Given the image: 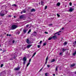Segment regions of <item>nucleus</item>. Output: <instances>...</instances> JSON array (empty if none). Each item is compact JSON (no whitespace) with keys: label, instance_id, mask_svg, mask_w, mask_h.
Segmentation results:
<instances>
[{"label":"nucleus","instance_id":"obj_49","mask_svg":"<svg viewBox=\"0 0 76 76\" xmlns=\"http://www.w3.org/2000/svg\"><path fill=\"white\" fill-rule=\"evenodd\" d=\"M47 61H46V62L45 63V64H47Z\"/></svg>","mask_w":76,"mask_h":76},{"label":"nucleus","instance_id":"obj_35","mask_svg":"<svg viewBox=\"0 0 76 76\" xmlns=\"http://www.w3.org/2000/svg\"><path fill=\"white\" fill-rule=\"evenodd\" d=\"M67 44V42H64V45H66V44Z\"/></svg>","mask_w":76,"mask_h":76},{"label":"nucleus","instance_id":"obj_63","mask_svg":"<svg viewBox=\"0 0 76 76\" xmlns=\"http://www.w3.org/2000/svg\"><path fill=\"white\" fill-rule=\"evenodd\" d=\"M12 60V59H11V60Z\"/></svg>","mask_w":76,"mask_h":76},{"label":"nucleus","instance_id":"obj_48","mask_svg":"<svg viewBox=\"0 0 76 76\" xmlns=\"http://www.w3.org/2000/svg\"><path fill=\"white\" fill-rule=\"evenodd\" d=\"M61 29L62 30H64V28H62Z\"/></svg>","mask_w":76,"mask_h":76},{"label":"nucleus","instance_id":"obj_58","mask_svg":"<svg viewBox=\"0 0 76 76\" xmlns=\"http://www.w3.org/2000/svg\"><path fill=\"white\" fill-rule=\"evenodd\" d=\"M75 74H76V72H75Z\"/></svg>","mask_w":76,"mask_h":76},{"label":"nucleus","instance_id":"obj_21","mask_svg":"<svg viewBox=\"0 0 76 76\" xmlns=\"http://www.w3.org/2000/svg\"><path fill=\"white\" fill-rule=\"evenodd\" d=\"M76 51H75V52L74 53H73V56H75V55H76Z\"/></svg>","mask_w":76,"mask_h":76},{"label":"nucleus","instance_id":"obj_44","mask_svg":"<svg viewBox=\"0 0 76 76\" xmlns=\"http://www.w3.org/2000/svg\"><path fill=\"white\" fill-rule=\"evenodd\" d=\"M75 43L76 44V41L73 43V44H75Z\"/></svg>","mask_w":76,"mask_h":76},{"label":"nucleus","instance_id":"obj_22","mask_svg":"<svg viewBox=\"0 0 76 76\" xmlns=\"http://www.w3.org/2000/svg\"><path fill=\"white\" fill-rule=\"evenodd\" d=\"M53 38V37H49V39H48V40H51V39H52Z\"/></svg>","mask_w":76,"mask_h":76},{"label":"nucleus","instance_id":"obj_1","mask_svg":"<svg viewBox=\"0 0 76 76\" xmlns=\"http://www.w3.org/2000/svg\"><path fill=\"white\" fill-rule=\"evenodd\" d=\"M17 27L18 26H17V25H13L11 26V29L12 30L15 29L16 28H17Z\"/></svg>","mask_w":76,"mask_h":76},{"label":"nucleus","instance_id":"obj_41","mask_svg":"<svg viewBox=\"0 0 76 76\" xmlns=\"http://www.w3.org/2000/svg\"><path fill=\"white\" fill-rule=\"evenodd\" d=\"M31 58H30L29 60V62L30 63V62H31Z\"/></svg>","mask_w":76,"mask_h":76},{"label":"nucleus","instance_id":"obj_24","mask_svg":"<svg viewBox=\"0 0 76 76\" xmlns=\"http://www.w3.org/2000/svg\"><path fill=\"white\" fill-rule=\"evenodd\" d=\"M12 6H15V7H16V5L15 4H13Z\"/></svg>","mask_w":76,"mask_h":76},{"label":"nucleus","instance_id":"obj_40","mask_svg":"<svg viewBox=\"0 0 76 76\" xmlns=\"http://www.w3.org/2000/svg\"><path fill=\"white\" fill-rule=\"evenodd\" d=\"M47 73H45V76H48V75H47Z\"/></svg>","mask_w":76,"mask_h":76},{"label":"nucleus","instance_id":"obj_53","mask_svg":"<svg viewBox=\"0 0 76 76\" xmlns=\"http://www.w3.org/2000/svg\"><path fill=\"white\" fill-rule=\"evenodd\" d=\"M65 51H66L67 50V49H64Z\"/></svg>","mask_w":76,"mask_h":76},{"label":"nucleus","instance_id":"obj_9","mask_svg":"<svg viewBox=\"0 0 76 76\" xmlns=\"http://www.w3.org/2000/svg\"><path fill=\"white\" fill-rule=\"evenodd\" d=\"M23 13H26V11L23 10V11L21 12V14H22Z\"/></svg>","mask_w":76,"mask_h":76},{"label":"nucleus","instance_id":"obj_26","mask_svg":"<svg viewBox=\"0 0 76 76\" xmlns=\"http://www.w3.org/2000/svg\"><path fill=\"white\" fill-rule=\"evenodd\" d=\"M29 64H30V63L29 62L27 65V67H28Z\"/></svg>","mask_w":76,"mask_h":76},{"label":"nucleus","instance_id":"obj_50","mask_svg":"<svg viewBox=\"0 0 76 76\" xmlns=\"http://www.w3.org/2000/svg\"><path fill=\"white\" fill-rule=\"evenodd\" d=\"M55 75H55V74H53V76H55Z\"/></svg>","mask_w":76,"mask_h":76},{"label":"nucleus","instance_id":"obj_4","mask_svg":"<svg viewBox=\"0 0 76 76\" xmlns=\"http://www.w3.org/2000/svg\"><path fill=\"white\" fill-rule=\"evenodd\" d=\"M60 32H61V31H59L58 32V33H56L55 34H54V35H56V34H57V35H60V34L58 33Z\"/></svg>","mask_w":76,"mask_h":76},{"label":"nucleus","instance_id":"obj_51","mask_svg":"<svg viewBox=\"0 0 76 76\" xmlns=\"http://www.w3.org/2000/svg\"><path fill=\"white\" fill-rule=\"evenodd\" d=\"M9 37H10V36H11V35L10 34H9Z\"/></svg>","mask_w":76,"mask_h":76},{"label":"nucleus","instance_id":"obj_47","mask_svg":"<svg viewBox=\"0 0 76 76\" xmlns=\"http://www.w3.org/2000/svg\"><path fill=\"white\" fill-rule=\"evenodd\" d=\"M45 34H48V33L47 32H45Z\"/></svg>","mask_w":76,"mask_h":76},{"label":"nucleus","instance_id":"obj_20","mask_svg":"<svg viewBox=\"0 0 76 76\" xmlns=\"http://www.w3.org/2000/svg\"><path fill=\"white\" fill-rule=\"evenodd\" d=\"M56 61V60L54 59H53L51 61V62H54V61Z\"/></svg>","mask_w":76,"mask_h":76},{"label":"nucleus","instance_id":"obj_54","mask_svg":"<svg viewBox=\"0 0 76 76\" xmlns=\"http://www.w3.org/2000/svg\"><path fill=\"white\" fill-rule=\"evenodd\" d=\"M15 17H16V16H14V18H15Z\"/></svg>","mask_w":76,"mask_h":76},{"label":"nucleus","instance_id":"obj_15","mask_svg":"<svg viewBox=\"0 0 76 76\" xmlns=\"http://www.w3.org/2000/svg\"><path fill=\"white\" fill-rule=\"evenodd\" d=\"M0 16H4V14L2 13H1L0 14Z\"/></svg>","mask_w":76,"mask_h":76},{"label":"nucleus","instance_id":"obj_64","mask_svg":"<svg viewBox=\"0 0 76 76\" xmlns=\"http://www.w3.org/2000/svg\"><path fill=\"white\" fill-rule=\"evenodd\" d=\"M1 75H0V76H1Z\"/></svg>","mask_w":76,"mask_h":76},{"label":"nucleus","instance_id":"obj_37","mask_svg":"<svg viewBox=\"0 0 76 76\" xmlns=\"http://www.w3.org/2000/svg\"><path fill=\"white\" fill-rule=\"evenodd\" d=\"M42 69H43V67H42L39 70V72H41L42 70Z\"/></svg>","mask_w":76,"mask_h":76},{"label":"nucleus","instance_id":"obj_11","mask_svg":"<svg viewBox=\"0 0 76 76\" xmlns=\"http://www.w3.org/2000/svg\"><path fill=\"white\" fill-rule=\"evenodd\" d=\"M23 15H21L20 17V19H23Z\"/></svg>","mask_w":76,"mask_h":76},{"label":"nucleus","instance_id":"obj_59","mask_svg":"<svg viewBox=\"0 0 76 76\" xmlns=\"http://www.w3.org/2000/svg\"><path fill=\"white\" fill-rule=\"evenodd\" d=\"M1 47V45H0V47Z\"/></svg>","mask_w":76,"mask_h":76},{"label":"nucleus","instance_id":"obj_29","mask_svg":"<svg viewBox=\"0 0 76 76\" xmlns=\"http://www.w3.org/2000/svg\"><path fill=\"white\" fill-rule=\"evenodd\" d=\"M69 5L72 6V2H70L69 3Z\"/></svg>","mask_w":76,"mask_h":76},{"label":"nucleus","instance_id":"obj_10","mask_svg":"<svg viewBox=\"0 0 76 76\" xmlns=\"http://www.w3.org/2000/svg\"><path fill=\"white\" fill-rule=\"evenodd\" d=\"M26 42L27 44H31V43L29 42V40H28V39H27Z\"/></svg>","mask_w":76,"mask_h":76},{"label":"nucleus","instance_id":"obj_42","mask_svg":"<svg viewBox=\"0 0 76 76\" xmlns=\"http://www.w3.org/2000/svg\"><path fill=\"white\" fill-rule=\"evenodd\" d=\"M42 41H40V42H39V44H41V43H42Z\"/></svg>","mask_w":76,"mask_h":76},{"label":"nucleus","instance_id":"obj_3","mask_svg":"<svg viewBox=\"0 0 76 76\" xmlns=\"http://www.w3.org/2000/svg\"><path fill=\"white\" fill-rule=\"evenodd\" d=\"M73 10H74V9L72 8H71L69 9V11L70 12H72Z\"/></svg>","mask_w":76,"mask_h":76},{"label":"nucleus","instance_id":"obj_33","mask_svg":"<svg viewBox=\"0 0 76 76\" xmlns=\"http://www.w3.org/2000/svg\"><path fill=\"white\" fill-rule=\"evenodd\" d=\"M3 64H1V67H3Z\"/></svg>","mask_w":76,"mask_h":76},{"label":"nucleus","instance_id":"obj_32","mask_svg":"<svg viewBox=\"0 0 76 76\" xmlns=\"http://www.w3.org/2000/svg\"><path fill=\"white\" fill-rule=\"evenodd\" d=\"M15 40H13L12 41V43L13 44H14V43H15Z\"/></svg>","mask_w":76,"mask_h":76},{"label":"nucleus","instance_id":"obj_14","mask_svg":"<svg viewBox=\"0 0 76 76\" xmlns=\"http://www.w3.org/2000/svg\"><path fill=\"white\" fill-rule=\"evenodd\" d=\"M44 2L43 1H41V4L42 5H43V6H44Z\"/></svg>","mask_w":76,"mask_h":76},{"label":"nucleus","instance_id":"obj_46","mask_svg":"<svg viewBox=\"0 0 76 76\" xmlns=\"http://www.w3.org/2000/svg\"><path fill=\"white\" fill-rule=\"evenodd\" d=\"M8 17H12V16L10 15H8Z\"/></svg>","mask_w":76,"mask_h":76},{"label":"nucleus","instance_id":"obj_55","mask_svg":"<svg viewBox=\"0 0 76 76\" xmlns=\"http://www.w3.org/2000/svg\"><path fill=\"white\" fill-rule=\"evenodd\" d=\"M39 4H40V2H39Z\"/></svg>","mask_w":76,"mask_h":76},{"label":"nucleus","instance_id":"obj_60","mask_svg":"<svg viewBox=\"0 0 76 76\" xmlns=\"http://www.w3.org/2000/svg\"><path fill=\"white\" fill-rule=\"evenodd\" d=\"M44 66H45V64H44Z\"/></svg>","mask_w":76,"mask_h":76},{"label":"nucleus","instance_id":"obj_28","mask_svg":"<svg viewBox=\"0 0 76 76\" xmlns=\"http://www.w3.org/2000/svg\"><path fill=\"white\" fill-rule=\"evenodd\" d=\"M57 15L58 17H60V15L58 14H57Z\"/></svg>","mask_w":76,"mask_h":76},{"label":"nucleus","instance_id":"obj_36","mask_svg":"<svg viewBox=\"0 0 76 76\" xmlns=\"http://www.w3.org/2000/svg\"><path fill=\"white\" fill-rule=\"evenodd\" d=\"M38 48H40V45H37Z\"/></svg>","mask_w":76,"mask_h":76},{"label":"nucleus","instance_id":"obj_43","mask_svg":"<svg viewBox=\"0 0 76 76\" xmlns=\"http://www.w3.org/2000/svg\"><path fill=\"white\" fill-rule=\"evenodd\" d=\"M6 50H4L3 51V53H4V52H6Z\"/></svg>","mask_w":76,"mask_h":76},{"label":"nucleus","instance_id":"obj_31","mask_svg":"<svg viewBox=\"0 0 76 76\" xmlns=\"http://www.w3.org/2000/svg\"><path fill=\"white\" fill-rule=\"evenodd\" d=\"M47 66L49 68L50 67V65H49V64H48L47 65Z\"/></svg>","mask_w":76,"mask_h":76},{"label":"nucleus","instance_id":"obj_45","mask_svg":"<svg viewBox=\"0 0 76 76\" xmlns=\"http://www.w3.org/2000/svg\"><path fill=\"white\" fill-rule=\"evenodd\" d=\"M28 26H29V24L27 25L26 26V27H28Z\"/></svg>","mask_w":76,"mask_h":76},{"label":"nucleus","instance_id":"obj_8","mask_svg":"<svg viewBox=\"0 0 76 76\" xmlns=\"http://www.w3.org/2000/svg\"><path fill=\"white\" fill-rule=\"evenodd\" d=\"M52 38L53 39H56L57 38V36L56 35H54L52 37Z\"/></svg>","mask_w":76,"mask_h":76},{"label":"nucleus","instance_id":"obj_38","mask_svg":"<svg viewBox=\"0 0 76 76\" xmlns=\"http://www.w3.org/2000/svg\"><path fill=\"white\" fill-rule=\"evenodd\" d=\"M63 54L62 52H61L59 53V55H62V54Z\"/></svg>","mask_w":76,"mask_h":76},{"label":"nucleus","instance_id":"obj_25","mask_svg":"<svg viewBox=\"0 0 76 76\" xmlns=\"http://www.w3.org/2000/svg\"><path fill=\"white\" fill-rule=\"evenodd\" d=\"M48 56L47 57V58H46V61H48Z\"/></svg>","mask_w":76,"mask_h":76},{"label":"nucleus","instance_id":"obj_19","mask_svg":"<svg viewBox=\"0 0 76 76\" xmlns=\"http://www.w3.org/2000/svg\"><path fill=\"white\" fill-rule=\"evenodd\" d=\"M60 3L59 2H58L57 4V6H60Z\"/></svg>","mask_w":76,"mask_h":76},{"label":"nucleus","instance_id":"obj_2","mask_svg":"<svg viewBox=\"0 0 76 76\" xmlns=\"http://www.w3.org/2000/svg\"><path fill=\"white\" fill-rule=\"evenodd\" d=\"M20 68L19 67L17 68H15L14 69V70L17 71L18 70H20Z\"/></svg>","mask_w":76,"mask_h":76},{"label":"nucleus","instance_id":"obj_12","mask_svg":"<svg viewBox=\"0 0 76 76\" xmlns=\"http://www.w3.org/2000/svg\"><path fill=\"white\" fill-rule=\"evenodd\" d=\"M35 10L34 9H32L31 10V12H35Z\"/></svg>","mask_w":76,"mask_h":76},{"label":"nucleus","instance_id":"obj_34","mask_svg":"<svg viewBox=\"0 0 76 76\" xmlns=\"http://www.w3.org/2000/svg\"><path fill=\"white\" fill-rule=\"evenodd\" d=\"M62 51H63V52H64V51H65V50H64V48L63 49Z\"/></svg>","mask_w":76,"mask_h":76},{"label":"nucleus","instance_id":"obj_17","mask_svg":"<svg viewBox=\"0 0 76 76\" xmlns=\"http://www.w3.org/2000/svg\"><path fill=\"white\" fill-rule=\"evenodd\" d=\"M75 65V64H72L71 65V67H74V66Z\"/></svg>","mask_w":76,"mask_h":76},{"label":"nucleus","instance_id":"obj_27","mask_svg":"<svg viewBox=\"0 0 76 76\" xmlns=\"http://www.w3.org/2000/svg\"><path fill=\"white\" fill-rule=\"evenodd\" d=\"M46 45H47V43L46 42L44 43L43 44L44 46Z\"/></svg>","mask_w":76,"mask_h":76},{"label":"nucleus","instance_id":"obj_52","mask_svg":"<svg viewBox=\"0 0 76 76\" xmlns=\"http://www.w3.org/2000/svg\"><path fill=\"white\" fill-rule=\"evenodd\" d=\"M49 26H52V24H50Z\"/></svg>","mask_w":76,"mask_h":76},{"label":"nucleus","instance_id":"obj_61","mask_svg":"<svg viewBox=\"0 0 76 76\" xmlns=\"http://www.w3.org/2000/svg\"><path fill=\"white\" fill-rule=\"evenodd\" d=\"M1 50H2V49H1Z\"/></svg>","mask_w":76,"mask_h":76},{"label":"nucleus","instance_id":"obj_23","mask_svg":"<svg viewBox=\"0 0 76 76\" xmlns=\"http://www.w3.org/2000/svg\"><path fill=\"white\" fill-rule=\"evenodd\" d=\"M36 52H35V53L32 56V58H33V57H34V56H35V55L36 54Z\"/></svg>","mask_w":76,"mask_h":76},{"label":"nucleus","instance_id":"obj_62","mask_svg":"<svg viewBox=\"0 0 76 76\" xmlns=\"http://www.w3.org/2000/svg\"><path fill=\"white\" fill-rule=\"evenodd\" d=\"M66 0H65V1H66Z\"/></svg>","mask_w":76,"mask_h":76},{"label":"nucleus","instance_id":"obj_16","mask_svg":"<svg viewBox=\"0 0 76 76\" xmlns=\"http://www.w3.org/2000/svg\"><path fill=\"white\" fill-rule=\"evenodd\" d=\"M31 32V29H29V31L28 32V34H29V33H30V32Z\"/></svg>","mask_w":76,"mask_h":76},{"label":"nucleus","instance_id":"obj_56","mask_svg":"<svg viewBox=\"0 0 76 76\" xmlns=\"http://www.w3.org/2000/svg\"><path fill=\"white\" fill-rule=\"evenodd\" d=\"M8 35H9V34H8L7 35V36H8Z\"/></svg>","mask_w":76,"mask_h":76},{"label":"nucleus","instance_id":"obj_13","mask_svg":"<svg viewBox=\"0 0 76 76\" xmlns=\"http://www.w3.org/2000/svg\"><path fill=\"white\" fill-rule=\"evenodd\" d=\"M23 32L24 34H25V33H26V30L25 29H24L23 30Z\"/></svg>","mask_w":76,"mask_h":76},{"label":"nucleus","instance_id":"obj_30","mask_svg":"<svg viewBox=\"0 0 76 76\" xmlns=\"http://www.w3.org/2000/svg\"><path fill=\"white\" fill-rule=\"evenodd\" d=\"M26 61H23V64L25 65V64Z\"/></svg>","mask_w":76,"mask_h":76},{"label":"nucleus","instance_id":"obj_6","mask_svg":"<svg viewBox=\"0 0 76 76\" xmlns=\"http://www.w3.org/2000/svg\"><path fill=\"white\" fill-rule=\"evenodd\" d=\"M32 45H29L27 46V48H30V47H31Z\"/></svg>","mask_w":76,"mask_h":76},{"label":"nucleus","instance_id":"obj_5","mask_svg":"<svg viewBox=\"0 0 76 76\" xmlns=\"http://www.w3.org/2000/svg\"><path fill=\"white\" fill-rule=\"evenodd\" d=\"M26 60H27V59H26V57H24L23 58V61H26Z\"/></svg>","mask_w":76,"mask_h":76},{"label":"nucleus","instance_id":"obj_57","mask_svg":"<svg viewBox=\"0 0 76 76\" xmlns=\"http://www.w3.org/2000/svg\"><path fill=\"white\" fill-rule=\"evenodd\" d=\"M18 73H20L19 72H18Z\"/></svg>","mask_w":76,"mask_h":76},{"label":"nucleus","instance_id":"obj_7","mask_svg":"<svg viewBox=\"0 0 76 76\" xmlns=\"http://www.w3.org/2000/svg\"><path fill=\"white\" fill-rule=\"evenodd\" d=\"M4 73H5V71L4 70L1 72L0 74H1V75H3V74H4Z\"/></svg>","mask_w":76,"mask_h":76},{"label":"nucleus","instance_id":"obj_18","mask_svg":"<svg viewBox=\"0 0 76 76\" xmlns=\"http://www.w3.org/2000/svg\"><path fill=\"white\" fill-rule=\"evenodd\" d=\"M58 66H56V71H57L58 70Z\"/></svg>","mask_w":76,"mask_h":76},{"label":"nucleus","instance_id":"obj_39","mask_svg":"<svg viewBox=\"0 0 76 76\" xmlns=\"http://www.w3.org/2000/svg\"><path fill=\"white\" fill-rule=\"evenodd\" d=\"M47 8V6H45V9H46Z\"/></svg>","mask_w":76,"mask_h":76}]
</instances>
